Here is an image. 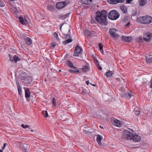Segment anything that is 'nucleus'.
Wrapping results in <instances>:
<instances>
[{
    "label": "nucleus",
    "mask_w": 152,
    "mask_h": 152,
    "mask_svg": "<svg viewBox=\"0 0 152 152\" xmlns=\"http://www.w3.org/2000/svg\"><path fill=\"white\" fill-rule=\"evenodd\" d=\"M131 140L133 141L136 142L140 141L141 140L140 137L137 134L133 135Z\"/></svg>",
    "instance_id": "14"
},
{
    "label": "nucleus",
    "mask_w": 152,
    "mask_h": 152,
    "mask_svg": "<svg viewBox=\"0 0 152 152\" xmlns=\"http://www.w3.org/2000/svg\"><path fill=\"white\" fill-rule=\"evenodd\" d=\"M22 147L23 148V150L25 151L27 148V145L26 144L24 143L22 144Z\"/></svg>",
    "instance_id": "34"
},
{
    "label": "nucleus",
    "mask_w": 152,
    "mask_h": 152,
    "mask_svg": "<svg viewBox=\"0 0 152 152\" xmlns=\"http://www.w3.org/2000/svg\"><path fill=\"white\" fill-rule=\"evenodd\" d=\"M70 13H69L63 15V18H66L67 17L69 16L70 15Z\"/></svg>",
    "instance_id": "40"
},
{
    "label": "nucleus",
    "mask_w": 152,
    "mask_h": 152,
    "mask_svg": "<svg viewBox=\"0 0 152 152\" xmlns=\"http://www.w3.org/2000/svg\"><path fill=\"white\" fill-rule=\"evenodd\" d=\"M123 134L122 137V138L126 140H129V139L131 140L133 135L132 132L126 130H124Z\"/></svg>",
    "instance_id": "4"
},
{
    "label": "nucleus",
    "mask_w": 152,
    "mask_h": 152,
    "mask_svg": "<svg viewBox=\"0 0 152 152\" xmlns=\"http://www.w3.org/2000/svg\"><path fill=\"white\" fill-rule=\"evenodd\" d=\"M107 12L104 10L101 12L98 11L96 13V21L102 25H107L108 22L107 19Z\"/></svg>",
    "instance_id": "1"
},
{
    "label": "nucleus",
    "mask_w": 152,
    "mask_h": 152,
    "mask_svg": "<svg viewBox=\"0 0 152 152\" xmlns=\"http://www.w3.org/2000/svg\"><path fill=\"white\" fill-rule=\"evenodd\" d=\"M69 71L70 72H73L74 73H76V72H79L80 71L78 69H75L74 70H72V69H69Z\"/></svg>",
    "instance_id": "30"
},
{
    "label": "nucleus",
    "mask_w": 152,
    "mask_h": 152,
    "mask_svg": "<svg viewBox=\"0 0 152 152\" xmlns=\"http://www.w3.org/2000/svg\"><path fill=\"white\" fill-rule=\"evenodd\" d=\"M19 19L20 22L23 25H25L26 24V20H25V21H24L23 18L21 17H19Z\"/></svg>",
    "instance_id": "23"
},
{
    "label": "nucleus",
    "mask_w": 152,
    "mask_h": 152,
    "mask_svg": "<svg viewBox=\"0 0 152 152\" xmlns=\"http://www.w3.org/2000/svg\"><path fill=\"white\" fill-rule=\"evenodd\" d=\"M72 41V39H68L65 40L63 41V44L64 45H66V44L71 42Z\"/></svg>",
    "instance_id": "24"
},
{
    "label": "nucleus",
    "mask_w": 152,
    "mask_h": 152,
    "mask_svg": "<svg viewBox=\"0 0 152 152\" xmlns=\"http://www.w3.org/2000/svg\"><path fill=\"white\" fill-rule=\"evenodd\" d=\"M90 84L92 85L93 86H96V85L95 84H91V83H90Z\"/></svg>",
    "instance_id": "55"
},
{
    "label": "nucleus",
    "mask_w": 152,
    "mask_h": 152,
    "mask_svg": "<svg viewBox=\"0 0 152 152\" xmlns=\"http://www.w3.org/2000/svg\"><path fill=\"white\" fill-rule=\"evenodd\" d=\"M51 48L52 49H53L56 45V43L55 42H52L51 44Z\"/></svg>",
    "instance_id": "36"
},
{
    "label": "nucleus",
    "mask_w": 152,
    "mask_h": 152,
    "mask_svg": "<svg viewBox=\"0 0 152 152\" xmlns=\"http://www.w3.org/2000/svg\"><path fill=\"white\" fill-rule=\"evenodd\" d=\"M48 4L47 5V8L48 10L51 12L53 11L55 9V4L53 1H48Z\"/></svg>",
    "instance_id": "6"
},
{
    "label": "nucleus",
    "mask_w": 152,
    "mask_h": 152,
    "mask_svg": "<svg viewBox=\"0 0 152 152\" xmlns=\"http://www.w3.org/2000/svg\"><path fill=\"white\" fill-rule=\"evenodd\" d=\"M16 84L19 94L20 96L21 97L22 96L21 88L18 82L16 83Z\"/></svg>",
    "instance_id": "20"
},
{
    "label": "nucleus",
    "mask_w": 152,
    "mask_h": 152,
    "mask_svg": "<svg viewBox=\"0 0 152 152\" xmlns=\"http://www.w3.org/2000/svg\"><path fill=\"white\" fill-rule=\"evenodd\" d=\"M20 79L24 83L26 84H30L33 80L32 77L29 75L22 76Z\"/></svg>",
    "instance_id": "5"
},
{
    "label": "nucleus",
    "mask_w": 152,
    "mask_h": 152,
    "mask_svg": "<svg viewBox=\"0 0 152 152\" xmlns=\"http://www.w3.org/2000/svg\"><path fill=\"white\" fill-rule=\"evenodd\" d=\"M95 63L96 64L97 66H98V65H99V61H98V62H96Z\"/></svg>",
    "instance_id": "51"
},
{
    "label": "nucleus",
    "mask_w": 152,
    "mask_h": 152,
    "mask_svg": "<svg viewBox=\"0 0 152 152\" xmlns=\"http://www.w3.org/2000/svg\"><path fill=\"white\" fill-rule=\"evenodd\" d=\"M146 61L148 63L152 62V56H150L148 57H146Z\"/></svg>",
    "instance_id": "25"
},
{
    "label": "nucleus",
    "mask_w": 152,
    "mask_h": 152,
    "mask_svg": "<svg viewBox=\"0 0 152 152\" xmlns=\"http://www.w3.org/2000/svg\"><path fill=\"white\" fill-rule=\"evenodd\" d=\"M82 50L81 48L79 46L77 45L75 48L74 51V56H79L82 55Z\"/></svg>",
    "instance_id": "7"
},
{
    "label": "nucleus",
    "mask_w": 152,
    "mask_h": 152,
    "mask_svg": "<svg viewBox=\"0 0 152 152\" xmlns=\"http://www.w3.org/2000/svg\"><path fill=\"white\" fill-rule=\"evenodd\" d=\"M9 56L10 61L12 62H15V63H16L17 61H20V58L18 56L15 55H14L13 58H12L11 56L10 55H9Z\"/></svg>",
    "instance_id": "11"
},
{
    "label": "nucleus",
    "mask_w": 152,
    "mask_h": 152,
    "mask_svg": "<svg viewBox=\"0 0 152 152\" xmlns=\"http://www.w3.org/2000/svg\"><path fill=\"white\" fill-rule=\"evenodd\" d=\"M21 126L24 129H25L26 128H28L30 129H31V128H29V126L28 125H25L24 124H22L21 125Z\"/></svg>",
    "instance_id": "35"
},
{
    "label": "nucleus",
    "mask_w": 152,
    "mask_h": 152,
    "mask_svg": "<svg viewBox=\"0 0 152 152\" xmlns=\"http://www.w3.org/2000/svg\"><path fill=\"white\" fill-rule=\"evenodd\" d=\"M52 104L55 106H56V100L55 98H53L52 99Z\"/></svg>",
    "instance_id": "33"
},
{
    "label": "nucleus",
    "mask_w": 152,
    "mask_h": 152,
    "mask_svg": "<svg viewBox=\"0 0 152 152\" xmlns=\"http://www.w3.org/2000/svg\"><path fill=\"white\" fill-rule=\"evenodd\" d=\"M120 16L117 11L113 10L111 11L108 14V17L109 19L114 20L117 19Z\"/></svg>",
    "instance_id": "3"
},
{
    "label": "nucleus",
    "mask_w": 152,
    "mask_h": 152,
    "mask_svg": "<svg viewBox=\"0 0 152 152\" xmlns=\"http://www.w3.org/2000/svg\"><path fill=\"white\" fill-rule=\"evenodd\" d=\"M99 50L100 51H101L102 50V51H103V50H102L103 49V46L102 44L101 43H100L99 44Z\"/></svg>",
    "instance_id": "39"
},
{
    "label": "nucleus",
    "mask_w": 152,
    "mask_h": 152,
    "mask_svg": "<svg viewBox=\"0 0 152 152\" xmlns=\"http://www.w3.org/2000/svg\"><path fill=\"white\" fill-rule=\"evenodd\" d=\"M132 95V94L131 93H129L128 94V96L130 97V98L131 97Z\"/></svg>",
    "instance_id": "48"
},
{
    "label": "nucleus",
    "mask_w": 152,
    "mask_h": 152,
    "mask_svg": "<svg viewBox=\"0 0 152 152\" xmlns=\"http://www.w3.org/2000/svg\"><path fill=\"white\" fill-rule=\"evenodd\" d=\"M97 66L99 70H101L102 69V68L100 66H99V65H98Z\"/></svg>",
    "instance_id": "45"
},
{
    "label": "nucleus",
    "mask_w": 152,
    "mask_h": 152,
    "mask_svg": "<svg viewBox=\"0 0 152 152\" xmlns=\"http://www.w3.org/2000/svg\"><path fill=\"white\" fill-rule=\"evenodd\" d=\"M147 2V0H140L139 5L140 6H144L146 4Z\"/></svg>",
    "instance_id": "22"
},
{
    "label": "nucleus",
    "mask_w": 152,
    "mask_h": 152,
    "mask_svg": "<svg viewBox=\"0 0 152 152\" xmlns=\"http://www.w3.org/2000/svg\"><path fill=\"white\" fill-rule=\"evenodd\" d=\"M4 6V4L3 0H0V7H3Z\"/></svg>",
    "instance_id": "37"
},
{
    "label": "nucleus",
    "mask_w": 152,
    "mask_h": 152,
    "mask_svg": "<svg viewBox=\"0 0 152 152\" xmlns=\"http://www.w3.org/2000/svg\"><path fill=\"white\" fill-rule=\"evenodd\" d=\"M66 5V4L64 2H58L56 5V8L58 9H61L63 8Z\"/></svg>",
    "instance_id": "10"
},
{
    "label": "nucleus",
    "mask_w": 152,
    "mask_h": 152,
    "mask_svg": "<svg viewBox=\"0 0 152 152\" xmlns=\"http://www.w3.org/2000/svg\"><path fill=\"white\" fill-rule=\"evenodd\" d=\"M113 74V72L111 71H109L106 73V75L107 77L111 76Z\"/></svg>",
    "instance_id": "29"
},
{
    "label": "nucleus",
    "mask_w": 152,
    "mask_h": 152,
    "mask_svg": "<svg viewBox=\"0 0 152 152\" xmlns=\"http://www.w3.org/2000/svg\"><path fill=\"white\" fill-rule=\"evenodd\" d=\"M81 3L86 5L91 4L93 1L92 0H80Z\"/></svg>",
    "instance_id": "17"
},
{
    "label": "nucleus",
    "mask_w": 152,
    "mask_h": 152,
    "mask_svg": "<svg viewBox=\"0 0 152 152\" xmlns=\"http://www.w3.org/2000/svg\"><path fill=\"white\" fill-rule=\"evenodd\" d=\"M63 25V24H62L60 26V30L61 31V28H62V26Z\"/></svg>",
    "instance_id": "52"
},
{
    "label": "nucleus",
    "mask_w": 152,
    "mask_h": 152,
    "mask_svg": "<svg viewBox=\"0 0 152 152\" xmlns=\"http://www.w3.org/2000/svg\"><path fill=\"white\" fill-rule=\"evenodd\" d=\"M121 39L124 41L129 42H131L133 39V38L131 37H126L124 36H122Z\"/></svg>",
    "instance_id": "13"
},
{
    "label": "nucleus",
    "mask_w": 152,
    "mask_h": 152,
    "mask_svg": "<svg viewBox=\"0 0 152 152\" xmlns=\"http://www.w3.org/2000/svg\"><path fill=\"white\" fill-rule=\"evenodd\" d=\"M121 10L124 13H126L127 12V8L124 5H122L120 7Z\"/></svg>",
    "instance_id": "27"
},
{
    "label": "nucleus",
    "mask_w": 152,
    "mask_h": 152,
    "mask_svg": "<svg viewBox=\"0 0 152 152\" xmlns=\"http://www.w3.org/2000/svg\"><path fill=\"white\" fill-rule=\"evenodd\" d=\"M116 80H117L118 81H119V80H120V79L119 78H116Z\"/></svg>",
    "instance_id": "54"
},
{
    "label": "nucleus",
    "mask_w": 152,
    "mask_h": 152,
    "mask_svg": "<svg viewBox=\"0 0 152 152\" xmlns=\"http://www.w3.org/2000/svg\"><path fill=\"white\" fill-rule=\"evenodd\" d=\"M84 34L87 37H89L92 34L91 32L89 30H86L84 32Z\"/></svg>",
    "instance_id": "28"
},
{
    "label": "nucleus",
    "mask_w": 152,
    "mask_h": 152,
    "mask_svg": "<svg viewBox=\"0 0 152 152\" xmlns=\"http://www.w3.org/2000/svg\"><path fill=\"white\" fill-rule=\"evenodd\" d=\"M82 71L83 72H86L89 71L90 69L88 66L87 65L83 66L82 68Z\"/></svg>",
    "instance_id": "21"
},
{
    "label": "nucleus",
    "mask_w": 152,
    "mask_h": 152,
    "mask_svg": "<svg viewBox=\"0 0 152 152\" xmlns=\"http://www.w3.org/2000/svg\"><path fill=\"white\" fill-rule=\"evenodd\" d=\"M130 22H128L126 24V25H125V26L126 27H128L129 25H130Z\"/></svg>",
    "instance_id": "47"
},
{
    "label": "nucleus",
    "mask_w": 152,
    "mask_h": 152,
    "mask_svg": "<svg viewBox=\"0 0 152 152\" xmlns=\"http://www.w3.org/2000/svg\"><path fill=\"white\" fill-rule=\"evenodd\" d=\"M117 30L115 28L110 29L109 30V33L113 38H117L118 37L119 35L117 34Z\"/></svg>",
    "instance_id": "8"
},
{
    "label": "nucleus",
    "mask_w": 152,
    "mask_h": 152,
    "mask_svg": "<svg viewBox=\"0 0 152 152\" xmlns=\"http://www.w3.org/2000/svg\"><path fill=\"white\" fill-rule=\"evenodd\" d=\"M59 72H61V70H59Z\"/></svg>",
    "instance_id": "59"
},
{
    "label": "nucleus",
    "mask_w": 152,
    "mask_h": 152,
    "mask_svg": "<svg viewBox=\"0 0 152 152\" xmlns=\"http://www.w3.org/2000/svg\"><path fill=\"white\" fill-rule=\"evenodd\" d=\"M24 88L25 90V96L28 100V98L30 97V95L29 89L28 88L25 87H24Z\"/></svg>",
    "instance_id": "15"
},
{
    "label": "nucleus",
    "mask_w": 152,
    "mask_h": 152,
    "mask_svg": "<svg viewBox=\"0 0 152 152\" xmlns=\"http://www.w3.org/2000/svg\"><path fill=\"white\" fill-rule=\"evenodd\" d=\"M107 2L111 4H116L118 3L117 0H107Z\"/></svg>",
    "instance_id": "26"
},
{
    "label": "nucleus",
    "mask_w": 152,
    "mask_h": 152,
    "mask_svg": "<svg viewBox=\"0 0 152 152\" xmlns=\"http://www.w3.org/2000/svg\"><path fill=\"white\" fill-rule=\"evenodd\" d=\"M86 84H87V85H88V84H89V81H88H88H86Z\"/></svg>",
    "instance_id": "49"
},
{
    "label": "nucleus",
    "mask_w": 152,
    "mask_h": 152,
    "mask_svg": "<svg viewBox=\"0 0 152 152\" xmlns=\"http://www.w3.org/2000/svg\"><path fill=\"white\" fill-rule=\"evenodd\" d=\"M53 35L58 41H59L60 40L59 38H58V34L57 33H56V32H54L53 34Z\"/></svg>",
    "instance_id": "31"
},
{
    "label": "nucleus",
    "mask_w": 152,
    "mask_h": 152,
    "mask_svg": "<svg viewBox=\"0 0 152 152\" xmlns=\"http://www.w3.org/2000/svg\"><path fill=\"white\" fill-rule=\"evenodd\" d=\"M3 152V150L0 149V152Z\"/></svg>",
    "instance_id": "56"
},
{
    "label": "nucleus",
    "mask_w": 152,
    "mask_h": 152,
    "mask_svg": "<svg viewBox=\"0 0 152 152\" xmlns=\"http://www.w3.org/2000/svg\"><path fill=\"white\" fill-rule=\"evenodd\" d=\"M134 112L135 115H138L140 113V111L135 109H134Z\"/></svg>",
    "instance_id": "32"
},
{
    "label": "nucleus",
    "mask_w": 152,
    "mask_h": 152,
    "mask_svg": "<svg viewBox=\"0 0 152 152\" xmlns=\"http://www.w3.org/2000/svg\"><path fill=\"white\" fill-rule=\"evenodd\" d=\"M43 113L45 117H47L48 116V115L47 111H45V112L43 111Z\"/></svg>",
    "instance_id": "38"
},
{
    "label": "nucleus",
    "mask_w": 152,
    "mask_h": 152,
    "mask_svg": "<svg viewBox=\"0 0 152 152\" xmlns=\"http://www.w3.org/2000/svg\"><path fill=\"white\" fill-rule=\"evenodd\" d=\"M85 93V92H84L83 90L82 92H81V94H84Z\"/></svg>",
    "instance_id": "53"
},
{
    "label": "nucleus",
    "mask_w": 152,
    "mask_h": 152,
    "mask_svg": "<svg viewBox=\"0 0 152 152\" xmlns=\"http://www.w3.org/2000/svg\"><path fill=\"white\" fill-rule=\"evenodd\" d=\"M152 37V34L150 32H147L144 34L143 39L145 41L148 42L150 40Z\"/></svg>",
    "instance_id": "9"
},
{
    "label": "nucleus",
    "mask_w": 152,
    "mask_h": 152,
    "mask_svg": "<svg viewBox=\"0 0 152 152\" xmlns=\"http://www.w3.org/2000/svg\"><path fill=\"white\" fill-rule=\"evenodd\" d=\"M10 1H15V0H10Z\"/></svg>",
    "instance_id": "58"
},
{
    "label": "nucleus",
    "mask_w": 152,
    "mask_h": 152,
    "mask_svg": "<svg viewBox=\"0 0 152 152\" xmlns=\"http://www.w3.org/2000/svg\"><path fill=\"white\" fill-rule=\"evenodd\" d=\"M64 35L65 36V38L66 39H67V38H71V36H70V35H68V34L65 35V34H64Z\"/></svg>",
    "instance_id": "41"
},
{
    "label": "nucleus",
    "mask_w": 152,
    "mask_h": 152,
    "mask_svg": "<svg viewBox=\"0 0 152 152\" xmlns=\"http://www.w3.org/2000/svg\"><path fill=\"white\" fill-rule=\"evenodd\" d=\"M6 146V143H4V145H3V146L2 148V149L3 150L4 149V148H5Z\"/></svg>",
    "instance_id": "46"
},
{
    "label": "nucleus",
    "mask_w": 152,
    "mask_h": 152,
    "mask_svg": "<svg viewBox=\"0 0 152 152\" xmlns=\"http://www.w3.org/2000/svg\"><path fill=\"white\" fill-rule=\"evenodd\" d=\"M125 1V0H117L118 3H122L124 2Z\"/></svg>",
    "instance_id": "42"
},
{
    "label": "nucleus",
    "mask_w": 152,
    "mask_h": 152,
    "mask_svg": "<svg viewBox=\"0 0 152 152\" xmlns=\"http://www.w3.org/2000/svg\"><path fill=\"white\" fill-rule=\"evenodd\" d=\"M23 38L26 42V43L28 45H30L32 43L31 39L26 36L25 35L23 36Z\"/></svg>",
    "instance_id": "12"
},
{
    "label": "nucleus",
    "mask_w": 152,
    "mask_h": 152,
    "mask_svg": "<svg viewBox=\"0 0 152 152\" xmlns=\"http://www.w3.org/2000/svg\"><path fill=\"white\" fill-rule=\"evenodd\" d=\"M66 64L71 68L76 69L77 67L73 65L72 62L69 60H67L66 62Z\"/></svg>",
    "instance_id": "19"
},
{
    "label": "nucleus",
    "mask_w": 152,
    "mask_h": 152,
    "mask_svg": "<svg viewBox=\"0 0 152 152\" xmlns=\"http://www.w3.org/2000/svg\"><path fill=\"white\" fill-rule=\"evenodd\" d=\"M112 124L115 126H120L121 124L120 121L116 119H113L111 121Z\"/></svg>",
    "instance_id": "16"
},
{
    "label": "nucleus",
    "mask_w": 152,
    "mask_h": 152,
    "mask_svg": "<svg viewBox=\"0 0 152 152\" xmlns=\"http://www.w3.org/2000/svg\"><path fill=\"white\" fill-rule=\"evenodd\" d=\"M133 0H126V3L127 4H130L131 2Z\"/></svg>",
    "instance_id": "43"
},
{
    "label": "nucleus",
    "mask_w": 152,
    "mask_h": 152,
    "mask_svg": "<svg viewBox=\"0 0 152 152\" xmlns=\"http://www.w3.org/2000/svg\"><path fill=\"white\" fill-rule=\"evenodd\" d=\"M98 61L97 59H95V60H94V62L95 63L98 62Z\"/></svg>",
    "instance_id": "50"
},
{
    "label": "nucleus",
    "mask_w": 152,
    "mask_h": 152,
    "mask_svg": "<svg viewBox=\"0 0 152 152\" xmlns=\"http://www.w3.org/2000/svg\"><path fill=\"white\" fill-rule=\"evenodd\" d=\"M31 129V132H33V129Z\"/></svg>",
    "instance_id": "57"
},
{
    "label": "nucleus",
    "mask_w": 152,
    "mask_h": 152,
    "mask_svg": "<svg viewBox=\"0 0 152 152\" xmlns=\"http://www.w3.org/2000/svg\"><path fill=\"white\" fill-rule=\"evenodd\" d=\"M83 132L86 134H88V133H90V132H88L86 130H83Z\"/></svg>",
    "instance_id": "44"
},
{
    "label": "nucleus",
    "mask_w": 152,
    "mask_h": 152,
    "mask_svg": "<svg viewBox=\"0 0 152 152\" xmlns=\"http://www.w3.org/2000/svg\"><path fill=\"white\" fill-rule=\"evenodd\" d=\"M138 22L144 24H148L152 22V17L149 15L140 17L137 18Z\"/></svg>",
    "instance_id": "2"
},
{
    "label": "nucleus",
    "mask_w": 152,
    "mask_h": 152,
    "mask_svg": "<svg viewBox=\"0 0 152 152\" xmlns=\"http://www.w3.org/2000/svg\"><path fill=\"white\" fill-rule=\"evenodd\" d=\"M102 139V137L100 135L98 134L96 135V140L98 145L100 146L102 145L101 141Z\"/></svg>",
    "instance_id": "18"
}]
</instances>
